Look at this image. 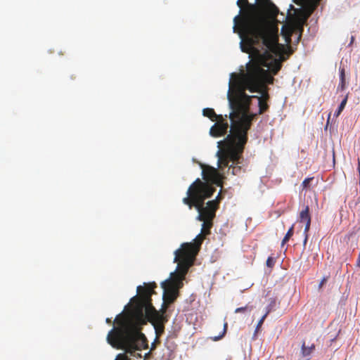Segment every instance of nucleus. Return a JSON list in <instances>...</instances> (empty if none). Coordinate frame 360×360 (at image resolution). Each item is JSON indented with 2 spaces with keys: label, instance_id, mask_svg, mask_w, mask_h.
I'll list each match as a JSON object with an SVG mask.
<instances>
[{
  "label": "nucleus",
  "instance_id": "nucleus-29",
  "mask_svg": "<svg viewBox=\"0 0 360 360\" xmlns=\"http://www.w3.org/2000/svg\"><path fill=\"white\" fill-rule=\"evenodd\" d=\"M292 30L290 28V30H289V32L288 34V36H287V42L289 43L290 41V36L292 34Z\"/></svg>",
  "mask_w": 360,
  "mask_h": 360
},
{
  "label": "nucleus",
  "instance_id": "nucleus-10",
  "mask_svg": "<svg viewBox=\"0 0 360 360\" xmlns=\"http://www.w3.org/2000/svg\"><path fill=\"white\" fill-rule=\"evenodd\" d=\"M227 117V115H225L224 117L222 115H219L218 120L215 121V124L210 129V134L212 136L219 137L227 133L229 128Z\"/></svg>",
  "mask_w": 360,
  "mask_h": 360
},
{
  "label": "nucleus",
  "instance_id": "nucleus-6",
  "mask_svg": "<svg viewBox=\"0 0 360 360\" xmlns=\"http://www.w3.org/2000/svg\"><path fill=\"white\" fill-rule=\"evenodd\" d=\"M213 186L203 183L199 178L195 180L188 188L187 196L184 198L182 202L189 209L195 207L198 212L197 220H214L216 212L219 209L214 201H208L204 206L205 200L210 198L215 192Z\"/></svg>",
  "mask_w": 360,
  "mask_h": 360
},
{
  "label": "nucleus",
  "instance_id": "nucleus-19",
  "mask_svg": "<svg viewBox=\"0 0 360 360\" xmlns=\"http://www.w3.org/2000/svg\"><path fill=\"white\" fill-rule=\"evenodd\" d=\"M340 86L341 89H343L345 86V69L343 68H340Z\"/></svg>",
  "mask_w": 360,
  "mask_h": 360
},
{
  "label": "nucleus",
  "instance_id": "nucleus-15",
  "mask_svg": "<svg viewBox=\"0 0 360 360\" xmlns=\"http://www.w3.org/2000/svg\"><path fill=\"white\" fill-rule=\"evenodd\" d=\"M267 102L268 101L258 100L259 115H262L269 110V105H268Z\"/></svg>",
  "mask_w": 360,
  "mask_h": 360
},
{
  "label": "nucleus",
  "instance_id": "nucleus-11",
  "mask_svg": "<svg viewBox=\"0 0 360 360\" xmlns=\"http://www.w3.org/2000/svg\"><path fill=\"white\" fill-rule=\"evenodd\" d=\"M315 345L311 344L310 346H307L304 341L301 346L300 356L302 360H310L311 359L312 354L315 351Z\"/></svg>",
  "mask_w": 360,
  "mask_h": 360
},
{
  "label": "nucleus",
  "instance_id": "nucleus-32",
  "mask_svg": "<svg viewBox=\"0 0 360 360\" xmlns=\"http://www.w3.org/2000/svg\"><path fill=\"white\" fill-rule=\"evenodd\" d=\"M354 37L352 36L350 44H352L354 42Z\"/></svg>",
  "mask_w": 360,
  "mask_h": 360
},
{
  "label": "nucleus",
  "instance_id": "nucleus-23",
  "mask_svg": "<svg viewBox=\"0 0 360 360\" xmlns=\"http://www.w3.org/2000/svg\"><path fill=\"white\" fill-rule=\"evenodd\" d=\"M313 178L311 177V178H306L303 181H302V186L303 188V189L304 188H307L309 186V184L310 182L312 181Z\"/></svg>",
  "mask_w": 360,
  "mask_h": 360
},
{
  "label": "nucleus",
  "instance_id": "nucleus-27",
  "mask_svg": "<svg viewBox=\"0 0 360 360\" xmlns=\"http://www.w3.org/2000/svg\"><path fill=\"white\" fill-rule=\"evenodd\" d=\"M310 225H311V221H306L304 231L305 233H307L309 231V230L310 229Z\"/></svg>",
  "mask_w": 360,
  "mask_h": 360
},
{
  "label": "nucleus",
  "instance_id": "nucleus-2",
  "mask_svg": "<svg viewBox=\"0 0 360 360\" xmlns=\"http://www.w3.org/2000/svg\"><path fill=\"white\" fill-rule=\"evenodd\" d=\"M274 77L269 70L259 67L255 63H248L246 72L241 73L238 79L239 91L236 94H228V99L231 112L229 115L231 124L244 117L250 120V127L256 118L257 113H250V107L252 98L268 101L270 98L267 84H273Z\"/></svg>",
  "mask_w": 360,
  "mask_h": 360
},
{
  "label": "nucleus",
  "instance_id": "nucleus-9",
  "mask_svg": "<svg viewBox=\"0 0 360 360\" xmlns=\"http://www.w3.org/2000/svg\"><path fill=\"white\" fill-rule=\"evenodd\" d=\"M202 179L206 183L212 186V184H215L218 186H222V176L219 174L218 170L211 166L202 165Z\"/></svg>",
  "mask_w": 360,
  "mask_h": 360
},
{
  "label": "nucleus",
  "instance_id": "nucleus-30",
  "mask_svg": "<svg viewBox=\"0 0 360 360\" xmlns=\"http://www.w3.org/2000/svg\"><path fill=\"white\" fill-rule=\"evenodd\" d=\"M342 111L340 110L338 108L337 109V110L334 113V116L338 117L340 114H341Z\"/></svg>",
  "mask_w": 360,
  "mask_h": 360
},
{
  "label": "nucleus",
  "instance_id": "nucleus-1",
  "mask_svg": "<svg viewBox=\"0 0 360 360\" xmlns=\"http://www.w3.org/2000/svg\"><path fill=\"white\" fill-rule=\"evenodd\" d=\"M155 282L144 283L137 287L138 295L131 301L134 302L130 318L119 314L115 319L117 326H114L108 333L106 340L109 345L118 349H124L131 356H135L136 351L140 349L138 343L146 338L140 332V326L146 324V318L152 324L165 323L168 321L165 314L167 309L162 306L157 311L152 304L151 296L155 293Z\"/></svg>",
  "mask_w": 360,
  "mask_h": 360
},
{
  "label": "nucleus",
  "instance_id": "nucleus-18",
  "mask_svg": "<svg viewBox=\"0 0 360 360\" xmlns=\"http://www.w3.org/2000/svg\"><path fill=\"white\" fill-rule=\"evenodd\" d=\"M154 326V328L155 330V333L157 338L160 336L165 330V323H160V324H153Z\"/></svg>",
  "mask_w": 360,
  "mask_h": 360
},
{
  "label": "nucleus",
  "instance_id": "nucleus-3",
  "mask_svg": "<svg viewBox=\"0 0 360 360\" xmlns=\"http://www.w3.org/2000/svg\"><path fill=\"white\" fill-rule=\"evenodd\" d=\"M277 30L269 25L244 44V53H251L252 59L250 63H255L259 67H265L271 75H276L282 68V63L287 59L284 45L278 42Z\"/></svg>",
  "mask_w": 360,
  "mask_h": 360
},
{
  "label": "nucleus",
  "instance_id": "nucleus-4",
  "mask_svg": "<svg viewBox=\"0 0 360 360\" xmlns=\"http://www.w3.org/2000/svg\"><path fill=\"white\" fill-rule=\"evenodd\" d=\"M250 120L244 117L231 124L230 134L224 141L218 142L217 152L218 167L222 169L229 167L228 174L240 175L243 172V153L248 141V131L250 129Z\"/></svg>",
  "mask_w": 360,
  "mask_h": 360
},
{
  "label": "nucleus",
  "instance_id": "nucleus-16",
  "mask_svg": "<svg viewBox=\"0 0 360 360\" xmlns=\"http://www.w3.org/2000/svg\"><path fill=\"white\" fill-rule=\"evenodd\" d=\"M294 233V225H292V226L288 229V232L286 233L285 236H284L283 239L281 242V246H283L292 236Z\"/></svg>",
  "mask_w": 360,
  "mask_h": 360
},
{
  "label": "nucleus",
  "instance_id": "nucleus-31",
  "mask_svg": "<svg viewBox=\"0 0 360 360\" xmlns=\"http://www.w3.org/2000/svg\"><path fill=\"white\" fill-rule=\"evenodd\" d=\"M105 322H106L107 323H108V324H111L112 321H111V319H110V318H107V319H105Z\"/></svg>",
  "mask_w": 360,
  "mask_h": 360
},
{
  "label": "nucleus",
  "instance_id": "nucleus-17",
  "mask_svg": "<svg viewBox=\"0 0 360 360\" xmlns=\"http://www.w3.org/2000/svg\"><path fill=\"white\" fill-rule=\"evenodd\" d=\"M269 312H270V309H267L266 313L262 316L260 320L258 321L256 328H255V335H256V333H257L259 332V330H260V328L262 327L265 319L266 318V316L269 314Z\"/></svg>",
  "mask_w": 360,
  "mask_h": 360
},
{
  "label": "nucleus",
  "instance_id": "nucleus-25",
  "mask_svg": "<svg viewBox=\"0 0 360 360\" xmlns=\"http://www.w3.org/2000/svg\"><path fill=\"white\" fill-rule=\"evenodd\" d=\"M275 264V259L272 257H269L266 259V266L272 268Z\"/></svg>",
  "mask_w": 360,
  "mask_h": 360
},
{
  "label": "nucleus",
  "instance_id": "nucleus-14",
  "mask_svg": "<svg viewBox=\"0 0 360 360\" xmlns=\"http://www.w3.org/2000/svg\"><path fill=\"white\" fill-rule=\"evenodd\" d=\"M300 221H311V216L309 214V207L308 205L305 206L304 209L302 210L300 213Z\"/></svg>",
  "mask_w": 360,
  "mask_h": 360
},
{
  "label": "nucleus",
  "instance_id": "nucleus-24",
  "mask_svg": "<svg viewBox=\"0 0 360 360\" xmlns=\"http://www.w3.org/2000/svg\"><path fill=\"white\" fill-rule=\"evenodd\" d=\"M222 198H223V196L221 195V192H219V194L217 195V196L215 198V199L212 200L216 203V207L217 208H219V203H220L221 200H222Z\"/></svg>",
  "mask_w": 360,
  "mask_h": 360
},
{
  "label": "nucleus",
  "instance_id": "nucleus-28",
  "mask_svg": "<svg viewBox=\"0 0 360 360\" xmlns=\"http://www.w3.org/2000/svg\"><path fill=\"white\" fill-rule=\"evenodd\" d=\"M327 278H323L319 283V288H322V286L326 283Z\"/></svg>",
  "mask_w": 360,
  "mask_h": 360
},
{
  "label": "nucleus",
  "instance_id": "nucleus-26",
  "mask_svg": "<svg viewBox=\"0 0 360 360\" xmlns=\"http://www.w3.org/2000/svg\"><path fill=\"white\" fill-rule=\"evenodd\" d=\"M116 360H129V357L124 354H119Z\"/></svg>",
  "mask_w": 360,
  "mask_h": 360
},
{
  "label": "nucleus",
  "instance_id": "nucleus-5",
  "mask_svg": "<svg viewBox=\"0 0 360 360\" xmlns=\"http://www.w3.org/2000/svg\"><path fill=\"white\" fill-rule=\"evenodd\" d=\"M256 1V5L250 4L248 0L237 1V6L240 8V14L233 18V32L238 34L241 39V51H244L245 40L270 25L255 15L256 9L271 18H276L279 13L278 8L270 0Z\"/></svg>",
  "mask_w": 360,
  "mask_h": 360
},
{
  "label": "nucleus",
  "instance_id": "nucleus-21",
  "mask_svg": "<svg viewBox=\"0 0 360 360\" xmlns=\"http://www.w3.org/2000/svg\"><path fill=\"white\" fill-rule=\"evenodd\" d=\"M227 327H228V324H227V323H225L224 324V329H223L222 333L219 335H218V336L213 337L212 340L214 341H217V340L221 339L224 336L226 333Z\"/></svg>",
  "mask_w": 360,
  "mask_h": 360
},
{
  "label": "nucleus",
  "instance_id": "nucleus-7",
  "mask_svg": "<svg viewBox=\"0 0 360 360\" xmlns=\"http://www.w3.org/2000/svg\"><path fill=\"white\" fill-rule=\"evenodd\" d=\"M188 271V269L182 266L179 267L177 264L176 270L170 274L169 278L161 283L164 290L162 306L168 309L169 305L176 300L179 296V290L184 285L183 281L185 279Z\"/></svg>",
  "mask_w": 360,
  "mask_h": 360
},
{
  "label": "nucleus",
  "instance_id": "nucleus-8",
  "mask_svg": "<svg viewBox=\"0 0 360 360\" xmlns=\"http://www.w3.org/2000/svg\"><path fill=\"white\" fill-rule=\"evenodd\" d=\"M206 235L200 232L194 239L193 243H185L174 252V262H177L179 267L189 269L193 264L195 256L198 253Z\"/></svg>",
  "mask_w": 360,
  "mask_h": 360
},
{
  "label": "nucleus",
  "instance_id": "nucleus-13",
  "mask_svg": "<svg viewBox=\"0 0 360 360\" xmlns=\"http://www.w3.org/2000/svg\"><path fill=\"white\" fill-rule=\"evenodd\" d=\"M202 114L204 116L210 118L212 122L217 120L219 115L216 114L214 109L209 108L203 109Z\"/></svg>",
  "mask_w": 360,
  "mask_h": 360
},
{
  "label": "nucleus",
  "instance_id": "nucleus-12",
  "mask_svg": "<svg viewBox=\"0 0 360 360\" xmlns=\"http://www.w3.org/2000/svg\"><path fill=\"white\" fill-rule=\"evenodd\" d=\"M202 228H201V232L207 236L210 234V230L212 227L213 226V220H202Z\"/></svg>",
  "mask_w": 360,
  "mask_h": 360
},
{
  "label": "nucleus",
  "instance_id": "nucleus-20",
  "mask_svg": "<svg viewBox=\"0 0 360 360\" xmlns=\"http://www.w3.org/2000/svg\"><path fill=\"white\" fill-rule=\"evenodd\" d=\"M253 309V307L251 305H246L245 307H238L235 309V313H240V312H251Z\"/></svg>",
  "mask_w": 360,
  "mask_h": 360
},
{
  "label": "nucleus",
  "instance_id": "nucleus-22",
  "mask_svg": "<svg viewBox=\"0 0 360 360\" xmlns=\"http://www.w3.org/2000/svg\"><path fill=\"white\" fill-rule=\"evenodd\" d=\"M347 99H348V94H347L345 98H343V100L342 101V102L340 103L339 107H338V109L340 110H341L342 112V110H344L346 104H347Z\"/></svg>",
  "mask_w": 360,
  "mask_h": 360
}]
</instances>
